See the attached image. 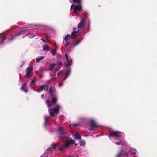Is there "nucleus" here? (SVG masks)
<instances>
[{"mask_svg": "<svg viewBox=\"0 0 157 157\" xmlns=\"http://www.w3.org/2000/svg\"><path fill=\"white\" fill-rule=\"evenodd\" d=\"M6 39V37L4 36V37H3L2 41H3L4 40H5Z\"/></svg>", "mask_w": 157, "mask_h": 157, "instance_id": "40", "label": "nucleus"}, {"mask_svg": "<svg viewBox=\"0 0 157 157\" xmlns=\"http://www.w3.org/2000/svg\"><path fill=\"white\" fill-rule=\"evenodd\" d=\"M32 76V73L26 72V74L25 75V77L26 78H28Z\"/></svg>", "mask_w": 157, "mask_h": 157, "instance_id": "18", "label": "nucleus"}, {"mask_svg": "<svg viewBox=\"0 0 157 157\" xmlns=\"http://www.w3.org/2000/svg\"><path fill=\"white\" fill-rule=\"evenodd\" d=\"M85 21L84 20L82 19L81 21L78 24L77 27L78 29H81L83 30L85 27Z\"/></svg>", "mask_w": 157, "mask_h": 157, "instance_id": "7", "label": "nucleus"}, {"mask_svg": "<svg viewBox=\"0 0 157 157\" xmlns=\"http://www.w3.org/2000/svg\"><path fill=\"white\" fill-rule=\"evenodd\" d=\"M73 1L74 3H77L78 4H81V0H73Z\"/></svg>", "mask_w": 157, "mask_h": 157, "instance_id": "25", "label": "nucleus"}, {"mask_svg": "<svg viewBox=\"0 0 157 157\" xmlns=\"http://www.w3.org/2000/svg\"><path fill=\"white\" fill-rule=\"evenodd\" d=\"M57 133L58 137H62L64 133L63 128L61 127H59V128Z\"/></svg>", "mask_w": 157, "mask_h": 157, "instance_id": "9", "label": "nucleus"}, {"mask_svg": "<svg viewBox=\"0 0 157 157\" xmlns=\"http://www.w3.org/2000/svg\"><path fill=\"white\" fill-rule=\"evenodd\" d=\"M35 79H33L31 81V84H33L35 82Z\"/></svg>", "mask_w": 157, "mask_h": 157, "instance_id": "35", "label": "nucleus"}, {"mask_svg": "<svg viewBox=\"0 0 157 157\" xmlns=\"http://www.w3.org/2000/svg\"><path fill=\"white\" fill-rule=\"evenodd\" d=\"M48 85L47 84H44L43 85V90L45 91H47L48 88Z\"/></svg>", "mask_w": 157, "mask_h": 157, "instance_id": "16", "label": "nucleus"}, {"mask_svg": "<svg viewBox=\"0 0 157 157\" xmlns=\"http://www.w3.org/2000/svg\"><path fill=\"white\" fill-rule=\"evenodd\" d=\"M136 154V153L135 152H133L131 153V155L132 156Z\"/></svg>", "mask_w": 157, "mask_h": 157, "instance_id": "38", "label": "nucleus"}, {"mask_svg": "<svg viewBox=\"0 0 157 157\" xmlns=\"http://www.w3.org/2000/svg\"><path fill=\"white\" fill-rule=\"evenodd\" d=\"M59 86L60 87L63 85V84H62L60 83V84H59Z\"/></svg>", "mask_w": 157, "mask_h": 157, "instance_id": "43", "label": "nucleus"}, {"mask_svg": "<svg viewBox=\"0 0 157 157\" xmlns=\"http://www.w3.org/2000/svg\"><path fill=\"white\" fill-rule=\"evenodd\" d=\"M67 139H66L65 143H63L59 148V150L61 151H63L66 149V148L69 146L71 144H74L75 143V141L73 140H71L70 141L67 140Z\"/></svg>", "mask_w": 157, "mask_h": 157, "instance_id": "1", "label": "nucleus"}, {"mask_svg": "<svg viewBox=\"0 0 157 157\" xmlns=\"http://www.w3.org/2000/svg\"><path fill=\"white\" fill-rule=\"evenodd\" d=\"M43 47V50L46 51H48L49 50V47L48 45H44Z\"/></svg>", "mask_w": 157, "mask_h": 157, "instance_id": "15", "label": "nucleus"}, {"mask_svg": "<svg viewBox=\"0 0 157 157\" xmlns=\"http://www.w3.org/2000/svg\"><path fill=\"white\" fill-rule=\"evenodd\" d=\"M82 7L81 4H78V5H72L71 6L70 10L73 9L74 12L75 13H77L78 11H82Z\"/></svg>", "mask_w": 157, "mask_h": 157, "instance_id": "3", "label": "nucleus"}, {"mask_svg": "<svg viewBox=\"0 0 157 157\" xmlns=\"http://www.w3.org/2000/svg\"><path fill=\"white\" fill-rule=\"evenodd\" d=\"M24 31L22 30L19 31V32H17L10 39V41H12L15 38L17 37V36L20 35L24 34Z\"/></svg>", "mask_w": 157, "mask_h": 157, "instance_id": "10", "label": "nucleus"}, {"mask_svg": "<svg viewBox=\"0 0 157 157\" xmlns=\"http://www.w3.org/2000/svg\"><path fill=\"white\" fill-rule=\"evenodd\" d=\"M48 121L47 119H46L45 120V124H46V123H47Z\"/></svg>", "mask_w": 157, "mask_h": 157, "instance_id": "42", "label": "nucleus"}, {"mask_svg": "<svg viewBox=\"0 0 157 157\" xmlns=\"http://www.w3.org/2000/svg\"><path fill=\"white\" fill-rule=\"evenodd\" d=\"M46 103L48 107H50L52 106V103L50 100H47L46 101Z\"/></svg>", "mask_w": 157, "mask_h": 157, "instance_id": "23", "label": "nucleus"}, {"mask_svg": "<svg viewBox=\"0 0 157 157\" xmlns=\"http://www.w3.org/2000/svg\"><path fill=\"white\" fill-rule=\"evenodd\" d=\"M67 74H68V73H67L66 74V76H67Z\"/></svg>", "mask_w": 157, "mask_h": 157, "instance_id": "48", "label": "nucleus"}, {"mask_svg": "<svg viewBox=\"0 0 157 157\" xmlns=\"http://www.w3.org/2000/svg\"><path fill=\"white\" fill-rule=\"evenodd\" d=\"M41 40H42L44 42L46 43V41L45 40H44L43 38H41Z\"/></svg>", "mask_w": 157, "mask_h": 157, "instance_id": "36", "label": "nucleus"}, {"mask_svg": "<svg viewBox=\"0 0 157 157\" xmlns=\"http://www.w3.org/2000/svg\"><path fill=\"white\" fill-rule=\"evenodd\" d=\"M27 36L28 37L30 38L34 37L35 36V34H33L31 33L28 34H27Z\"/></svg>", "mask_w": 157, "mask_h": 157, "instance_id": "24", "label": "nucleus"}, {"mask_svg": "<svg viewBox=\"0 0 157 157\" xmlns=\"http://www.w3.org/2000/svg\"><path fill=\"white\" fill-rule=\"evenodd\" d=\"M71 37V36L70 34L67 35L65 36L64 40L66 42H68Z\"/></svg>", "mask_w": 157, "mask_h": 157, "instance_id": "19", "label": "nucleus"}, {"mask_svg": "<svg viewBox=\"0 0 157 157\" xmlns=\"http://www.w3.org/2000/svg\"><path fill=\"white\" fill-rule=\"evenodd\" d=\"M56 45V44H55V45Z\"/></svg>", "mask_w": 157, "mask_h": 157, "instance_id": "52", "label": "nucleus"}, {"mask_svg": "<svg viewBox=\"0 0 157 157\" xmlns=\"http://www.w3.org/2000/svg\"><path fill=\"white\" fill-rule=\"evenodd\" d=\"M56 92L55 87H49L48 90V93L51 96H54V94Z\"/></svg>", "mask_w": 157, "mask_h": 157, "instance_id": "6", "label": "nucleus"}, {"mask_svg": "<svg viewBox=\"0 0 157 157\" xmlns=\"http://www.w3.org/2000/svg\"><path fill=\"white\" fill-rule=\"evenodd\" d=\"M78 34L77 32L74 31L71 33V37H73L72 39H75L78 36Z\"/></svg>", "mask_w": 157, "mask_h": 157, "instance_id": "13", "label": "nucleus"}, {"mask_svg": "<svg viewBox=\"0 0 157 157\" xmlns=\"http://www.w3.org/2000/svg\"><path fill=\"white\" fill-rule=\"evenodd\" d=\"M75 32H77V33L78 34V33L79 32V30L78 29L77 31H75Z\"/></svg>", "mask_w": 157, "mask_h": 157, "instance_id": "41", "label": "nucleus"}, {"mask_svg": "<svg viewBox=\"0 0 157 157\" xmlns=\"http://www.w3.org/2000/svg\"><path fill=\"white\" fill-rule=\"evenodd\" d=\"M52 148L51 147H49L47 149V150L49 151H51V150H52Z\"/></svg>", "mask_w": 157, "mask_h": 157, "instance_id": "37", "label": "nucleus"}, {"mask_svg": "<svg viewBox=\"0 0 157 157\" xmlns=\"http://www.w3.org/2000/svg\"><path fill=\"white\" fill-rule=\"evenodd\" d=\"M55 64L54 63H52L50 65L49 69L50 70H52L55 67Z\"/></svg>", "mask_w": 157, "mask_h": 157, "instance_id": "21", "label": "nucleus"}, {"mask_svg": "<svg viewBox=\"0 0 157 157\" xmlns=\"http://www.w3.org/2000/svg\"><path fill=\"white\" fill-rule=\"evenodd\" d=\"M21 89L25 92H28V88L27 86V83L25 82L22 85Z\"/></svg>", "mask_w": 157, "mask_h": 157, "instance_id": "11", "label": "nucleus"}, {"mask_svg": "<svg viewBox=\"0 0 157 157\" xmlns=\"http://www.w3.org/2000/svg\"><path fill=\"white\" fill-rule=\"evenodd\" d=\"M43 85H41L39 87L38 90H36V91L38 92H41L43 91Z\"/></svg>", "mask_w": 157, "mask_h": 157, "instance_id": "22", "label": "nucleus"}, {"mask_svg": "<svg viewBox=\"0 0 157 157\" xmlns=\"http://www.w3.org/2000/svg\"><path fill=\"white\" fill-rule=\"evenodd\" d=\"M60 108V106L58 105H57L53 109L50 108L49 109V112L50 115L53 117L54 116L55 113L58 114Z\"/></svg>", "mask_w": 157, "mask_h": 157, "instance_id": "2", "label": "nucleus"}, {"mask_svg": "<svg viewBox=\"0 0 157 157\" xmlns=\"http://www.w3.org/2000/svg\"><path fill=\"white\" fill-rule=\"evenodd\" d=\"M57 64L61 66L62 65V62H57Z\"/></svg>", "mask_w": 157, "mask_h": 157, "instance_id": "32", "label": "nucleus"}, {"mask_svg": "<svg viewBox=\"0 0 157 157\" xmlns=\"http://www.w3.org/2000/svg\"><path fill=\"white\" fill-rule=\"evenodd\" d=\"M67 42L66 43H65V44H64V46L65 47H67V46L69 44V42Z\"/></svg>", "mask_w": 157, "mask_h": 157, "instance_id": "31", "label": "nucleus"}, {"mask_svg": "<svg viewBox=\"0 0 157 157\" xmlns=\"http://www.w3.org/2000/svg\"><path fill=\"white\" fill-rule=\"evenodd\" d=\"M22 65H21V66L20 67H22Z\"/></svg>", "mask_w": 157, "mask_h": 157, "instance_id": "50", "label": "nucleus"}, {"mask_svg": "<svg viewBox=\"0 0 157 157\" xmlns=\"http://www.w3.org/2000/svg\"><path fill=\"white\" fill-rule=\"evenodd\" d=\"M82 39L83 38L82 37H81L79 39H77L75 43L73 44V46L75 47L79 45Z\"/></svg>", "mask_w": 157, "mask_h": 157, "instance_id": "12", "label": "nucleus"}, {"mask_svg": "<svg viewBox=\"0 0 157 157\" xmlns=\"http://www.w3.org/2000/svg\"><path fill=\"white\" fill-rule=\"evenodd\" d=\"M47 82L48 83H49V81H47Z\"/></svg>", "mask_w": 157, "mask_h": 157, "instance_id": "49", "label": "nucleus"}, {"mask_svg": "<svg viewBox=\"0 0 157 157\" xmlns=\"http://www.w3.org/2000/svg\"><path fill=\"white\" fill-rule=\"evenodd\" d=\"M76 139L78 140L81 138V136L80 134L78 133H75L74 135Z\"/></svg>", "mask_w": 157, "mask_h": 157, "instance_id": "17", "label": "nucleus"}, {"mask_svg": "<svg viewBox=\"0 0 157 157\" xmlns=\"http://www.w3.org/2000/svg\"><path fill=\"white\" fill-rule=\"evenodd\" d=\"M52 79L55 80V79L54 77H52Z\"/></svg>", "mask_w": 157, "mask_h": 157, "instance_id": "46", "label": "nucleus"}, {"mask_svg": "<svg viewBox=\"0 0 157 157\" xmlns=\"http://www.w3.org/2000/svg\"><path fill=\"white\" fill-rule=\"evenodd\" d=\"M57 46H56L55 47V49L54 50H57Z\"/></svg>", "mask_w": 157, "mask_h": 157, "instance_id": "45", "label": "nucleus"}, {"mask_svg": "<svg viewBox=\"0 0 157 157\" xmlns=\"http://www.w3.org/2000/svg\"><path fill=\"white\" fill-rule=\"evenodd\" d=\"M91 130H93V129H91Z\"/></svg>", "mask_w": 157, "mask_h": 157, "instance_id": "51", "label": "nucleus"}, {"mask_svg": "<svg viewBox=\"0 0 157 157\" xmlns=\"http://www.w3.org/2000/svg\"><path fill=\"white\" fill-rule=\"evenodd\" d=\"M73 29L74 30H75L76 29V28H73Z\"/></svg>", "mask_w": 157, "mask_h": 157, "instance_id": "47", "label": "nucleus"}, {"mask_svg": "<svg viewBox=\"0 0 157 157\" xmlns=\"http://www.w3.org/2000/svg\"><path fill=\"white\" fill-rule=\"evenodd\" d=\"M44 57L43 56H42L40 57L37 58L36 59V62H38L40 60L44 59Z\"/></svg>", "mask_w": 157, "mask_h": 157, "instance_id": "28", "label": "nucleus"}, {"mask_svg": "<svg viewBox=\"0 0 157 157\" xmlns=\"http://www.w3.org/2000/svg\"><path fill=\"white\" fill-rule=\"evenodd\" d=\"M63 72V71L61 70L57 73L58 76H60Z\"/></svg>", "mask_w": 157, "mask_h": 157, "instance_id": "30", "label": "nucleus"}, {"mask_svg": "<svg viewBox=\"0 0 157 157\" xmlns=\"http://www.w3.org/2000/svg\"><path fill=\"white\" fill-rule=\"evenodd\" d=\"M121 143H122V142H117L115 143V144L117 145H120L121 144Z\"/></svg>", "mask_w": 157, "mask_h": 157, "instance_id": "34", "label": "nucleus"}, {"mask_svg": "<svg viewBox=\"0 0 157 157\" xmlns=\"http://www.w3.org/2000/svg\"><path fill=\"white\" fill-rule=\"evenodd\" d=\"M89 123L90 127L92 128H98L99 126L97 124L94 120L92 119H90L89 121Z\"/></svg>", "mask_w": 157, "mask_h": 157, "instance_id": "5", "label": "nucleus"}, {"mask_svg": "<svg viewBox=\"0 0 157 157\" xmlns=\"http://www.w3.org/2000/svg\"><path fill=\"white\" fill-rule=\"evenodd\" d=\"M56 146L57 144H53L50 145V147H51L52 149L56 148Z\"/></svg>", "mask_w": 157, "mask_h": 157, "instance_id": "29", "label": "nucleus"}, {"mask_svg": "<svg viewBox=\"0 0 157 157\" xmlns=\"http://www.w3.org/2000/svg\"><path fill=\"white\" fill-rule=\"evenodd\" d=\"M65 56L67 62L65 64L66 66L68 67L71 64L72 60L71 59H69L68 55L67 54H65Z\"/></svg>", "mask_w": 157, "mask_h": 157, "instance_id": "8", "label": "nucleus"}, {"mask_svg": "<svg viewBox=\"0 0 157 157\" xmlns=\"http://www.w3.org/2000/svg\"><path fill=\"white\" fill-rule=\"evenodd\" d=\"M125 155H126V156H128V153L127 152L125 153Z\"/></svg>", "mask_w": 157, "mask_h": 157, "instance_id": "44", "label": "nucleus"}, {"mask_svg": "<svg viewBox=\"0 0 157 157\" xmlns=\"http://www.w3.org/2000/svg\"><path fill=\"white\" fill-rule=\"evenodd\" d=\"M33 69V67H29L27 68L26 70V72H28L30 73H32L31 72Z\"/></svg>", "mask_w": 157, "mask_h": 157, "instance_id": "14", "label": "nucleus"}, {"mask_svg": "<svg viewBox=\"0 0 157 157\" xmlns=\"http://www.w3.org/2000/svg\"><path fill=\"white\" fill-rule=\"evenodd\" d=\"M121 152H120L117 154L116 157H121Z\"/></svg>", "mask_w": 157, "mask_h": 157, "instance_id": "33", "label": "nucleus"}, {"mask_svg": "<svg viewBox=\"0 0 157 157\" xmlns=\"http://www.w3.org/2000/svg\"><path fill=\"white\" fill-rule=\"evenodd\" d=\"M41 97L42 98L44 99V94H42L41 95Z\"/></svg>", "mask_w": 157, "mask_h": 157, "instance_id": "39", "label": "nucleus"}, {"mask_svg": "<svg viewBox=\"0 0 157 157\" xmlns=\"http://www.w3.org/2000/svg\"><path fill=\"white\" fill-rule=\"evenodd\" d=\"M52 104H54L56 103L57 101V99L54 97V96H52Z\"/></svg>", "mask_w": 157, "mask_h": 157, "instance_id": "20", "label": "nucleus"}, {"mask_svg": "<svg viewBox=\"0 0 157 157\" xmlns=\"http://www.w3.org/2000/svg\"><path fill=\"white\" fill-rule=\"evenodd\" d=\"M51 53H52V55L54 56H55L56 53V50H53L51 49Z\"/></svg>", "mask_w": 157, "mask_h": 157, "instance_id": "26", "label": "nucleus"}, {"mask_svg": "<svg viewBox=\"0 0 157 157\" xmlns=\"http://www.w3.org/2000/svg\"><path fill=\"white\" fill-rule=\"evenodd\" d=\"M80 144L81 146H83L85 144V142L84 141L80 140Z\"/></svg>", "mask_w": 157, "mask_h": 157, "instance_id": "27", "label": "nucleus"}, {"mask_svg": "<svg viewBox=\"0 0 157 157\" xmlns=\"http://www.w3.org/2000/svg\"><path fill=\"white\" fill-rule=\"evenodd\" d=\"M121 133L118 131H112L109 133V136L111 137H119L120 136Z\"/></svg>", "mask_w": 157, "mask_h": 157, "instance_id": "4", "label": "nucleus"}]
</instances>
